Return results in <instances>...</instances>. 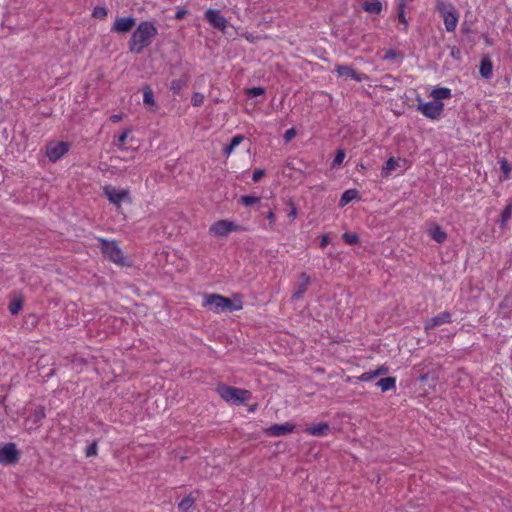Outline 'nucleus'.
<instances>
[{
	"mask_svg": "<svg viewBox=\"0 0 512 512\" xmlns=\"http://www.w3.org/2000/svg\"><path fill=\"white\" fill-rule=\"evenodd\" d=\"M158 35V29L151 21H142L138 24L129 39V50L132 54H141L149 47L155 37Z\"/></svg>",
	"mask_w": 512,
	"mask_h": 512,
	"instance_id": "nucleus-1",
	"label": "nucleus"
},
{
	"mask_svg": "<svg viewBox=\"0 0 512 512\" xmlns=\"http://www.w3.org/2000/svg\"><path fill=\"white\" fill-rule=\"evenodd\" d=\"M202 306L218 314L239 311L243 308V297L240 294H233L232 297L204 294Z\"/></svg>",
	"mask_w": 512,
	"mask_h": 512,
	"instance_id": "nucleus-2",
	"label": "nucleus"
},
{
	"mask_svg": "<svg viewBox=\"0 0 512 512\" xmlns=\"http://www.w3.org/2000/svg\"><path fill=\"white\" fill-rule=\"evenodd\" d=\"M100 242V250L102 254L109 259L111 262L119 265V266H131L128 258L123 254V251L118 246L116 241H109L104 238H99Z\"/></svg>",
	"mask_w": 512,
	"mask_h": 512,
	"instance_id": "nucleus-3",
	"label": "nucleus"
},
{
	"mask_svg": "<svg viewBox=\"0 0 512 512\" xmlns=\"http://www.w3.org/2000/svg\"><path fill=\"white\" fill-rule=\"evenodd\" d=\"M216 391L223 400L236 405L244 403L251 397L249 390L228 386L226 384H219Z\"/></svg>",
	"mask_w": 512,
	"mask_h": 512,
	"instance_id": "nucleus-4",
	"label": "nucleus"
},
{
	"mask_svg": "<svg viewBox=\"0 0 512 512\" xmlns=\"http://www.w3.org/2000/svg\"><path fill=\"white\" fill-rule=\"evenodd\" d=\"M436 10L439 12L443 19L444 26L447 32H454L458 24V12L453 4L447 3L444 0L436 1Z\"/></svg>",
	"mask_w": 512,
	"mask_h": 512,
	"instance_id": "nucleus-5",
	"label": "nucleus"
},
{
	"mask_svg": "<svg viewBox=\"0 0 512 512\" xmlns=\"http://www.w3.org/2000/svg\"><path fill=\"white\" fill-rule=\"evenodd\" d=\"M244 230L245 229L242 226L234 223L233 221L218 220L210 226L209 233L219 237H226L231 232H242Z\"/></svg>",
	"mask_w": 512,
	"mask_h": 512,
	"instance_id": "nucleus-6",
	"label": "nucleus"
},
{
	"mask_svg": "<svg viewBox=\"0 0 512 512\" xmlns=\"http://www.w3.org/2000/svg\"><path fill=\"white\" fill-rule=\"evenodd\" d=\"M417 110L426 118L436 120L444 110V104L441 101L419 102Z\"/></svg>",
	"mask_w": 512,
	"mask_h": 512,
	"instance_id": "nucleus-7",
	"label": "nucleus"
},
{
	"mask_svg": "<svg viewBox=\"0 0 512 512\" xmlns=\"http://www.w3.org/2000/svg\"><path fill=\"white\" fill-rule=\"evenodd\" d=\"M20 459V452L15 443L0 446V464L15 465Z\"/></svg>",
	"mask_w": 512,
	"mask_h": 512,
	"instance_id": "nucleus-8",
	"label": "nucleus"
},
{
	"mask_svg": "<svg viewBox=\"0 0 512 512\" xmlns=\"http://www.w3.org/2000/svg\"><path fill=\"white\" fill-rule=\"evenodd\" d=\"M69 144L64 141H52L46 146V156L51 162L58 161L69 151Z\"/></svg>",
	"mask_w": 512,
	"mask_h": 512,
	"instance_id": "nucleus-9",
	"label": "nucleus"
},
{
	"mask_svg": "<svg viewBox=\"0 0 512 512\" xmlns=\"http://www.w3.org/2000/svg\"><path fill=\"white\" fill-rule=\"evenodd\" d=\"M205 19L211 26L220 31H224L228 25L227 19L221 14V11L217 9L206 10Z\"/></svg>",
	"mask_w": 512,
	"mask_h": 512,
	"instance_id": "nucleus-10",
	"label": "nucleus"
},
{
	"mask_svg": "<svg viewBox=\"0 0 512 512\" xmlns=\"http://www.w3.org/2000/svg\"><path fill=\"white\" fill-rule=\"evenodd\" d=\"M136 24V19L132 16L117 17L111 27V32L117 34H126L130 32Z\"/></svg>",
	"mask_w": 512,
	"mask_h": 512,
	"instance_id": "nucleus-11",
	"label": "nucleus"
},
{
	"mask_svg": "<svg viewBox=\"0 0 512 512\" xmlns=\"http://www.w3.org/2000/svg\"><path fill=\"white\" fill-rule=\"evenodd\" d=\"M311 284V277L306 273L300 274V280L294 285V292L291 296L292 301H299L303 298L307 292L309 285Z\"/></svg>",
	"mask_w": 512,
	"mask_h": 512,
	"instance_id": "nucleus-12",
	"label": "nucleus"
},
{
	"mask_svg": "<svg viewBox=\"0 0 512 512\" xmlns=\"http://www.w3.org/2000/svg\"><path fill=\"white\" fill-rule=\"evenodd\" d=\"M104 194L114 205L120 207L123 200L129 199V192L125 189H116L111 186L104 188Z\"/></svg>",
	"mask_w": 512,
	"mask_h": 512,
	"instance_id": "nucleus-13",
	"label": "nucleus"
},
{
	"mask_svg": "<svg viewBox=\"0 0 512 512\" xmlns=\"http://www.w3.org/2000/svg\"><path fill=\"white\" fill-rule=\"evenodd\" d=\"M335 72L340 77H350L351 79L355 80L356 82H362L367 81L369 79V76L365 73H360L355 71L353 68L347 65H337L335 67Z\"/></svg>",
	"mask_w": 512,
	"mask_h": 512,
	"instance_id": "nucleus-14",
	"label": "nucleus"
},
{
	"mask_svg": "<svg viewBox=\"0 0 512 512\" xmlns=\"http://www.w3.org/2000/svg\"><path fill=\"white\" fill-rule=\"evenodd\" d=\"M295 425L289 422L284 424H274L267 429V434L273 437H280L292 433Z\"/></svg>",
	"mask_w": 512,
	"mask_h": 512,
	"instance_id": "nucleus-15",
	"label": "nucleus"
},
{
	"mask_svg": "<svg viewBox=\"0 0 512 512\" xmlns=\"http://www.w3.org/2000/svg\"><path fill=\"white\" fill-rule=\"evenodd\" d=\"M399 162L403 164H407V160L405 158H394L390 157L381 169V176L383 178H387L390 176L391 172L394 171L397 167H399Z\"/></svg>",
	"mask_w": 512,
	"mask_h": 512,
	"instance_id": "nucleus-16",
	"label": "nucleus"
},
{
	"mask_svg": "<svg viewBox=\"0 0 512 512\" xmlns=\"http://www.w3.org/2000/svg\"><path fill=\"white\" fill-rule=\"evenodd\" d=\"M23 304H24L23 295L20 293L14 294L9 302L8 310L13 316H15L22 310Z\"/></svg>",
	"mask_w": 512,
	"mask_h": 512,
	"instance_id": "nucleus-17",
	"label": "nucleus"
},
{
	"mask_svg": "<svg viewBox=\"0 0 512 512\" xmlns=\"http://www.w3.org/2000/svg\"><path fill=\"white\" fill-rule=\"evenodd\" d=\"M143 103L152 112H155L158 109L154 99L153 90L149 86H145L143 88Z\"/></svg>",
	"mask_w": 512,
	"mask_h": 512,
	"instance_id": "nucleus-18",
	"label": "nucleus"
},
{
	"mask_svg": "<svg viewBox=\"0 0 512 512\" xmlns=\"http://www.w3.org/2000/svg\"><path fill=\"white\" fill-rule=\"evenodd\" d=\"M479 74L484 79H490L493 75V63L490 58L484 57L479 66Z\"/></svg>",
	"mask_w": 512,
	"mask_h": 512,
	"instance_id": "nucleus-19",
	"label": "nucleus"
},
{
	"mask_svg": "<svg viewBox=\"0 0 512 512\" xmlns=\"http://www.w3.org/2000/svg\"><path fill=\"white\" fill-rule=\"evenodd\" d=\"M188 85V77L183 75L180 78L173 79L170 82L169 89L174 95L179 94Z\"/></svg>",
	"mask_w": 512,
	"mask_h": 512,
	"instance_id": "nucleus-20",
	"label": "nucleus"
},
{
	"mask_svg": "<svg viewBox=\"0 0 512 512\" xmlns=\"http://www.w3.org/2000/svg\"><path fill=\"white\" fill-rule=\"evenodd\" d=\"M428 235L437 243H443L447 239V233L439 225H434L430 228Z\"/></svg>",
	"mask_w": 512,
	"mask_h": 512,
	"instance_id": "nucleus-21",
	"label": "nucleus"
},
{
	"mask_svg": "<svg viewBox=\"0 0 512 512\" xmlns=\"http://www.w3.org/2000/svg\"><path fill=\"white\" fill-rule=\"evenodd\" d=\"M330 427L328 423L322 422L318 423L317 425L310 426L306 429V432L313 435V436H324L329 431Z\"/></svg>",
	"mask_w": 512,
	"mask_h": 512,
	"instance_id": "nucleus-22",
	"label": "nucleus"
},
{
	"mask_svg": "<svg viewBox=\"0 0 512 512\" xmlns=\"http://www.w3.org/2000/svg\"><path fill=\"white\" fill-rule=\"evenodd\" d=\"M430 96L434 99V101L449 99L451 98V90L446 87L435 88L431 91Z\"/></svg>",
	"mask_w": 512,
	"mask_h": 512,
	"instance_id": "nucleus-23",
	"label": "nucleus"
},
{
	"mask_svg": "<svg viewBox=\"0 0 512 512\" xmlns=\"http://www.w3.org/2000/svg\"><path fill=\"white\" fill-rule=\"evenodd\" d=\"M358 197V191L356 189H348L346 190L339 200V206L345 207L347 204H349L351 201L356 199Z\"/></svg>",
	"mask_w": 512,
	"mask_h": 512,
	"instance_id": "nucleus-24",
	"label": "nucleus"
},
{
	"mask_svg": "<svg viewBox=\"0 0 512 512\" xmlns=\"http://www.w3.org/2000/svg\"><path fill=\"white\" fill-rule=\"evenodd\" d=\"M245 140V137L243 135H235L232 137L229 145H227L224 149H223V152L226 156H229L237 146H239L243 141Z\"/></svg>",
	"mask_w": 512,
	"mask_h": 512,
	"instance_id": "nucleus-25",
	"label": "nucleus"
},
{
	"mask_svg": "<svg viewBox=\"0 0 512 512\" xmlns=\"http://www.w3.org/2000/svg\"><path fill=\"white\" fill-rule=\"evenodd\" d=\"M376 385L381 388L382 392H386L396 387V379L394 377L381 378Z\"/></svg>",
	"mask_w": 512,
	"mask_h": 512,
	"instance_id": "nucleus-26",
	"label": "nucleus"
},
{
	"mask_svg": "<svg viewBox=\"0 0 512 512\" xmlns=\"http://www.w3.org/2000/svg\"><path fill=\"white\" fill-rule=\"evenodd\" d=\"M363 10L371 14H379L382 11V4L380 1H367L362 5Z\"/></svg>",
	"mask_w": 512,
	"mask_h": 512,
	"instance_id": "nucleus-27",
	"label": "nucleus"
},
{
	"mask_svg": "<svg viewBox=\"0 0 512 512\" xmlns=\"http://www.w3.org/2000/svg\"><path fill=\"white\" fill-rule=\"evenodd\" d=\"M195 501V498H193L191 495H188L187 497L181 500V502L178 504V508L182 512H189L192 506L194 505Z\"/></svg>",
	"mask_w": 512,
	"mask_h": 512,
	"instance_id": "nucleus-28",
	"label": "nucleus"
},
{
	"mask_svg": "<svg viewBox=\"0 0 512 512\" xmlns=\"http://www.w3.org/2000/svg\"><path fill=\"white\" fill-rule=\"evenodd\" d=\"M499 164H500V169L503 172V180L510 179V173L512 170L511 165L508 163V161L505 158L500 159Z\"/></svg>",
	"mask_w": 512,
	"mask_h": 512,
	"instance_id": "nucleus-29",
	"label": "nucleus"
},
{
	"mask_svg": "<svg viewBox=\"0 0 512 512\" xmlns=\"http://www.w3.org/2000/svg\"><path fill=\"white\" fill-rule=\"evenodd\" d=\"M261 198L258 196H252V195H244L241 196L240 202L245 206H252L254 204L260 203Z\"/></svg>",
	"mask_w": 512,
	"mask_h": 512,
	"instance_id": "nucleus-30",
	"label": "nucleus"
},
{
	"mask_svg": "<svg viewBox=\"0 0 512 512\" xmlns=\"http://www.w3.org/2000/svg\"><path fill=\"white\" fill-rule=\"evenodd\" d=\"M346 153L344 149H338L336 155L332 161V168H336L342 165L345 159Z\"/></svg>",
	"mask_w": 512,
	"mask_h": 512,
	"instance_id": "nucleus-31",
	"label": "nucleus"
},
{
	"mask_svg": "<svg viewBox=\"0 0 512 512\" xmlns=\"http://www.w3.org/2000/svg\"><path fill=\"white\" fill-rule=\"evenodd\" d=\"M45 416V408L43 406L36 408L32 415L34 424H39L45 418Z\"/></svg>",
	"mask_w": 512,
	"mask_h": 512,
	"instance_id": "nucleus-32",
	"label": "nucleus"
},
{
	"mask_svg": "<svg viewBox=\"0 0 512 512\" xmlns=\"http://www.w3.org/2000/svg\"><path fill=\"white\" fill-rule=\"evenodd\" d=\"M342 239L344 240L345 243L349 245H355L359 242V236L355 233L345 232L342 235Z\"/></svg>",
	"mask_w": 512,
	"mask_h": 512,
	"instance_id": "nucleus-33",
	"label": "nucleus"
},
{
	"mask_svg": "<svg viewBox=\"0 0 512 512\" xmlns=\"http://www.w3.org/2000/svg\"><path fill=\"white\" fill-rule=\"evenodd\" d=\"M92 16L96 19H104L107 16V9L102 6H96L92 11Z\"/></svg>",
	"mask_w": 512,
	"mask_h": 512,
	"instance_id": "nucleus-34",
	"label": "nucleus"
},
{
	"mask_svg": "<svg viewBox=\"0 0 512 512\" xmlns=\"http://www.w3.org/2000/svg\"><path fill=\"white\" fill-rule=\"evenodd\" d=\"M204 99H205V97L202 93L194 92L191 97V104L194 107H199V106L203 105Z\"/></svg>",
	"mask_w": 512,
	"mask_h": 512,
	"instance_id": "nucleus-35",
	"label": "nucleus"
},
{
	"mask_svg": "<svg viewBox=\"0 0 512 512\" xmlns=\"http://www.w3.org/2000/svg\"><path fill=\"white\" fill-rule=\"evenodd\" d=\"M398 21L403 25V30L406 31L408 28V21L405 16L404 4H400L399 12H398Z\"/></svg>",
	"mask_w": 512,
	"mask_h": 512,
	"instance_id": "nucleus-36",
	"label": "nucleus"
},
{
	"mask_svg": "<svg viewBox=\"0 0 512 512\" xmlns=\"http://www.w3.org/2000/svg\"><path fill=\"white\" fill-rule=\"evenodd\" d=\"M512 215V206L507 205L501 213V225H505Z\"/></svg>",
	"mask_w": 512,
	"mask_h": 512,
	"instance_id": "nucleus-37",
	"label": "nucleus"
},
{
	"mask_svg": "<svg viewBox=\"0 0 512 512\" xmlns=\"http://www.w3.org/2000/svg\"><path fill=\"white\" fill-rule=\"evenodd\" d=\"M287 204H288V205L290 206V208H291V209H290V211H289V212H288V214H287V217H288L291 221H293V220H295V219L297 218V216H298V209H297L296 205L294 204V202H293L291 199H289V200H288Z\"/></svg>",
	"mask_w": 512,
	"mask_h": 512,
	"instance_id": "nucleus-38",
	"label": "nucleus"
},
{
	"mask_svg": "<svg viewBox=\"0 0 512 512\" xmlns=\"http://www.w3.org/2000/svg\"><path fill=\"white\" fill-rule=\"evenodd\" d=\"M265 93V89L263 87H253L246 90V95L248 97H256L263 95Z\"/></svg>",
	"mask_w": 512,
	"mask_h": 512,
	"instance_id": "nucleus-39",
	"label": "nucleus"
},
{
	"mask_svg": "<svg viewBox=\"0 0 512 512\" xmlns=\"http://www.w3.org/2000/svg\"><path fill=\"white\" fill-rule=\"evenodd\" d=\"M98 451V444L97 441L92 442L85 450V456L86 457H93L97 455Z\"/></svg>",
	"mask_w": 512,
	"mask_h": 512,
	"instance_id": "nucleus-40",
	"label": "nucleus"
},
{
	"mask_svg": "<svg viewBox=\"0 0 512 512\" xmlns=\"http://www.w3.org/2000/svg\"><path fill=\"white\" fill-rule=\"evenodd\" d=\"M266 218L269 221V228L271 230H274L275 224H276V215H275L274 210L268 211Z\"/></svg>",
	"mask_w": 512,
	"mask_h": 512,
	"instance_id": "nucleus-41",
	"label": "nucleus"
},
{
	"mask_svg": "<svg viewBox=\"0 0 512 512\" xmlns=\"http://www.w3.org/2000/svg\"><path fill=\"white\" fill-rule=\"evenodd\" d=\"M374 378H376V376L374 375V371H368V372L362 373L358 377V380L362 381V382H366V381H370V380H372Z\"/></svg>",
	"mask_w": 512,
	"mask_h": 512,
	"instance_id": "nucleus-42",
	"label": "nucleus"
},
{
	"mask_svg": "<svg viewBox=\"0 0 512 512\" xmlns=\"http://www.w3.org/2000/svg\"><path fill=\"white\" fill-rule=\"evenodd\" d=\"M296 134H297V132H296L295 128H290V129L286 130L284 133V136H283L285 142H290L296 136Z\"/></svg>",
	"mask_w": 512,
	"mask_h": 512,
	"instance_id": "nucleus-43",
	"label": "nucleus"
},
{
	"mask_svg": "<svg viewBox=\"0 0 512 512\" xmlns=\"http://www.w3.org/2000/svg\"><path fill=\"white\" fill-rule=\"evenodd\" d=\"M129 134H130V130H129V129H126V130H124V131H123V132L118 136V143H119L118 145H119V147H122V146L125 144V142H126L127 137H128V135H129Z\"/></svg>",
	"mask_w": 512,
	"mask_h": 512,
	"instance_id": "nucleus-44",
	"label": "nucleus"
},
{
	"mask_svg": "<svg viewBox=\"0 0 512 512\" xmlns=\"http://www.w3.org/2000/svg\"><path fill=\"white\" fill-rule=\"evenodd\" d=\"M264 174H265L264 170L256 169L252 175L253 182H255V183L258 182L264 176Z\"/></svg>",
	"mask_w": 512,
	"mask_h": 512,
	"instance_id": "nucleus-45",
	"label": "nucleus"
},
{
	"mask_svg": "<svg viewBox=\"0 0 512 512\" xmlns=\"http://www.w3.org/2000/svg\"><path fill=\"white\" fill-rule=\"evenodd\" d=\"M387 373H388V367H386V366H381L378 369L374 370V375L376 377L381 376V375H386Z\"/></svg>",
	"mask_w": 512,
	"mask_h": 512,
	"instance_id": "nucleus-46",
	"label": "nucleus"
},
{
	"mask_svg": "<svg viewBox=\"0 0 512 512\" xmlns=\"http://www.w3.org/2000/svg\"><path fill=\"white\" fill-rule=\"evenodd\" d=\"M330 243V238L327 234L321 236L320 248H325Z\"/></svg>",
	"mask_w": 512,
	"mask_h": 512,
	"instance_id": "nucleus-47",
	"label": "nucleus"
},
{
	"mask_svg": "<svg viewBox=\"0 0 512 512\" xmlns=\"http://www.w3.org/2000/svg\"><path fill=\"white\" fill-rule=\"evenodd\" d=\"M71 363L73 365H84L86 363V361L83 358H80V357H77V356H72L71 357Z\"/></svg>",
	"mask_w": 512,
	"mask_h": 512,
	"instance_id": "nucleus-48",
	"label": "nucleus"
},
{
	"mask_svg": "<svg viewBox=\"0 0 512 512\" xmlns=\"http://www.w3.org/2000/svg\"><path fill=\"white\" fill-rule=\"evenodd\" d=\"M187 14V11L185 9H178L175 13V19L177 20H181L185 17V15Z\"/></svg>",
	"mask_w": 512,
	"mask_h": 512,
	"instance_id": "nucleus-49",
	"label": "nucleus"
},
{
	"mask_svg": "<svg viewBox=\"0 0 512 512\" xmlns=\"http://www.w3.org/2000/svg\"><path fill=\"white\" fill-rule=\"evenodd\" d=\"M110 120L113 122V123H117L119 121L122 120V115L121 114H113L111 117H110Z\"/></svg>",
	"mask_w": 512,
	"mask_h": 512,
	"instance_id": "nucleus-50",
	"label": "nucleus"
},
{
	"mask_svg": "<svg viewBox=\"0 0 512 512\" xmlns=\"http://www.w3.org/2000/svg\"><path fill=\"white\" fill-rule=\"evenodd\" d=\"M451 56L455 59H459L460 58V51L458 49H456L455 47L452 48L451 50Z\"/></svg>",
	"mask_w": 512,
	"mask_h": 512,
	"instance_id": "nucleus-51",
	"label": "nucleus"
},
{
	"mask_svg": "<svg viewBox=\"0 0 512 512\" xmlns=\"http://www.w3.org/2000/svg\"><path fill=\"white\" fill-rule=\"evenodd\" d=\"M441 322L435 321L431 322L428 325L425 326V330L428 331L430 329H433L436 325L440 324Z\"/></svg>",
	"mask_w": 512,
	"mask_h": 512,
	"instance_id": "nucleus-52",
	"label": "nucleus"
},
{
	"mask_svg": "<svg viewBox=\"0 0 512 512\" xmlns=\"http://www.w3.org/2000/svg\"><path fill=\"white\" fill-rule=\"evenodd\" d=\"M243 37L249 42H254V37L251 34L246 33Z\"/></svg>",
	"mask_w": 512,
	"mask_h": 512,
	"instance_id": "nucleus-53",
	"label": "nucleus"
},
{
	"mask_svg": "<svg viewBox=\"0 0 512 512\" xmlns=\"http://www.w3.org/2000/svg\"><path fill=\"white\" fill-rule=\"evenodd\" d=\"M255 408H256V405H253V406H251V407L249 408V411H250V412H253V411L255 410Z\"/></svg>",
	"mask_w": 512,
	"mask_h": 512,
	"instance_id": "nucleus-54",
	"label": "nucleus"
},
{
	"mask_svg": "<svg viewBox=\"0 0 512 512\" xmlns=\"http://www.w3.org/2000/svg\"><path fill=\"white\" fill-rule=\"evenodd\" d=\"M406 164H403L402 162H399V167L405 166Z\"/></svg>",
	"mask_w": 512,
	"mask_h": 512,
	"instance_id": "nucleus-55",
	"label": "nucleus"
},
{
	"mask_svg": "<svg viewBox=\"0 0 512 512\" xmlns=\"http://www.w3.org/2000/svg\"><path fill=\"white\" fill-rule=\"evenodd\" d=\"M389 57H392V54L389 52V54H387L386 58H389Z\"/></svg>",
	"mask_w": 512,
	"mask_h": 512,
	"instance_id": "nucleus-56",
	"label": "nucleus"
},
{
	"mask_svg": "<svg viewBox=\"0 0 512 512\" xmlns=\"http://www.w3.org/2000/svg\"><path fill=\"white\" fill-rule=\"evenodd\" d=\"M431 320L436 321V320H439V318L438 317H434Z\"/></svg>",
	"mask_w": 512,
	"mask_h": 512,
	"instance_id": "nucleus-57",
	"label": "nucleus"
}]
</instances>
